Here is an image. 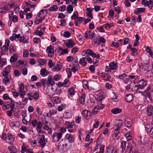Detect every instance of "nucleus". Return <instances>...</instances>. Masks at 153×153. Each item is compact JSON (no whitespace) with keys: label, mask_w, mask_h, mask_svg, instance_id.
<instances>
[{"label":"nucleus","mask_w":153,"mask_h":153,"mask_svg":"<svg viewBox=\"0 0 153 153\" xmlns=\"http://www.w3.org/2000/svg\"><path fill=\"white\" fill-rule=\"evenodd\" d=\"M136 83V85L134 86L133 90L137 91L139 89H143L147 85V82L145 79H142L136 83H134V84Z\"/></svg>","instance_id":"nucleus-1"},{"label":"nucleus","mask_w":153,"mask_h":153,"mask_svg":"<svg viewBox=\"0 0 153 153\" xmlns=\"http://www.w3.org/2000/svg\"><path fill=\"white\" fill-rule=\"evenodd\" d=\"M105 91L104 90H99L96 92L97 96V101L98 104L101 105H105L104 104H102V101L104 99V96L105 95Z\"/></svg>","instance_id":"nucleus-2"},{"label":"nucleus","mask_w":153,"mask_h":153,"mask_svg":"<svg viewBox=\"0 0 153 153\" xmlns=\"http://www.w3.org/2000/svg\"><path fill=\"white\" fill-rule=\"evenodd\" d=\"M144 92L150 100H153V91L150 86L147 87V89L144 91Z\"/></svg>","instance_id":"nucleus-3"},{"label":"nucleus","mask_w":153,"mask_h":153,"mask_svg":"<svg viewBox=\"0 0 153 153\" xmlns=\"http://www.w3.org/2000/svg\"><path fill=\"white\" fill-rule=\"evenodd\" d=\"M62 134L61 132L53 133V140L54 142H56L59 141L62 137Z\"/></svg>","instance_id":"nucleus-4"},{"label":"nucleus","mask_w":153,"mask_h":153,"mask_svg":"<svg viewBox=\"0 0 153 153\" xmlns=\"http://www.w3.org/2000/svg\"><path fill=\"white\" fill-rule=\"evenodd\" d=\"M123 124V122L122 120H118L116 121L115 123L114 128H116L115 130H118L120 131V129Z\"/></svg>","instance_id":"nucleus-5"},{"label":"nucleus","mask_w":153,"mask_h":153,"mask_svg":"<svg viewBox=\"0 0 153 153\" xmlns=\"http://www.w3.org/2000/svg\"><path fill=\"white\" fill-rule=\"evenodd\" d=\"M39 135L40 136H42V137L39 139L38 142L39 144L42 146V148L44 147L46 144V143L47 142V140L45 138L44 134Z\"/></svg>","instance_id":"nucleus-6"},{"label":"nucleus","mask_w":153,"mask_h":153,"mask_svg":"<svg viewBox=\"0 0 153 153\" xmlns=\"http://www.w3.org/2000/svg\"><path fill=\"white\" fill-rule=\"evenodd\" d=\"M74 122H69L68 121L65 122V124L68 129V130L70 132H73L74 129L73 128V126L74 124Z\"/></svg>","instance_id":"nucleus-7"},{"label":"nucleus","mask_w":153,"mask_h":153,"mask_svg":"<svg viewBox=\"0 0 153 153\" xmlns=\"http://www.w3.org/2000/svg\"><path fill=\"white\" fill-rule=\"evenodd\" d=\"M82 115L85 119L88 120L90 119L91 117V112L87 110H85L82 112Z\"/></svg>","instance_id":"nucleus-8"},{"label":"nucleus","mask_w":153,"mask_h":153,"mask_svg":"<svg viewBox=\"0 0 153 153\" xmlns=\"http://www.w3.org/2000/svg\"><path fill=\"white\" fill-rule=\"evenodd\" d=\"M19 91L22 97H23V96L25 94V87L23 83H21L19 85Z\"/></svg>","instance_id":"nucleus-9"},{"label":"nucleus","mask_w":153,"mask_h":153,"mask_svg":"<svg viewBox=\"0 0 153 153\" xmlns=\"http://www.w3.org/2000/svg\"><path fill=\"white\" fill-rule=\"evenodd\" d=\"M46 52L48 53V56L52 57L54 53V48L52 45L48 47L46 49Z\"/></svg>","instance_id":"nucleus-10"},{"label":"nucleus","mask_w":153,"mask_h":153,"mask_svg":"<svg viewBox=\"0 0 153 153\" xmlns=\"http://www.w3.org/2000/svg\"><path fill=\"white\" fill-rule=\"evenodd\" d=\"M14 138L13 136L11 134L8 133L7 137V142L10 144H12L14 142Z\"/></svg>","instance_id":"nucleus-11"},{"label":"nucleus","mask_w":153,"mask_h":153,"mask_svg":"<svg viewBox=\"0 0 153 153\" xmlns=\"http://www.w3.org/2000/svg\"><path fill=\"white\" fill-rule=\"evenodd\" d=\"M9 4H6L4 5H2L0 8V13H4V12L8 11L10 10V8L8 7Z\"/></svg>","instance_id":"nucleus-12"},{"label":"nucleus","mask_w":153,"mask_h":153,"mask_svg":"<svg viewBox=\"0 0 153 153\" xmlns=\"http://www.w3.org/2000/svg\"><path fill=\"white\" fill-rule=\"evenodd\" d=\"M67 149V148L65 147L62 144V141L61 140L59 144L58 150L61 152H63L66 151Z\"/></svg>","instance_id":"nucleus-13"},{"label":"nucleus","mask_w":153,"mask_h":153,"mask_svg":"<svg viewBox=\"0 0 153 153\" xmlns=\"http://www.w3.org/2000/svg\"><path fill=\"white\" fill-rule=\"evenodd\" d=\"M65 137L70 143H72L74 142V138L72 135L70 134H66Z\"/></svg>","instance_id":"nucleus-14"},{"label":"nucleus","mask_w":153,"mask_h":153,"mask_svg":"<svg viewBox=\"0 0 153 153\" xmlns=\"http://www.w3.org/2000/svg\"><path fill=\"white\" fill-rule=\"evenodd\" d=\"M109 65L111 70H116L118 68L117 64L115 62L110 63Z\"/></svg>","instance_id":"nucleus-15"},{"label":"nucleus","mask_w":153,"mask_h":153,"mask_svg":"<svg viewBox=\"0 0 153 153\" xmlns=\"http://www.w3.org/2000/svg\"><path fill=\"white\" fill-rule=\"evenodd\" d=\"M10 41L9 39L7 40L4 45L1 48L2 51H8V47L9 45Z\"/></svg>","instance_id":"nucleus-16"},{"label":"nucleus","mask_w":153,"mask_h":153,"mask_svg":"<svg viewBox=\"0 0 153 153\" xmlns=\"http://www.w3.org/2000/svg\"><path fill=\"white\" fill-rule=\"evenodd\" d=\"M54 66V67L52 69V70L53 71H59L61 70L62 68L61 65V63L59 62L57 63L56 66Z\"/></svg>","instance_id":"nucleus-17"},{"label":"nucleus","mask_w":153,"mask_h":153,"mask_svg":"<svg viewBox=\"0 0 153 153\" xmlns=\"http://www.w3.org/2000/svg\"><path fill=\"white\" fill-rule=\"evenodd\" d=\"M49 73L50 72L44 68L41 69L40 71V74L43 77H45L47 76Z\"/></svg>","instance_id":"nucleus-18"},{"label":"nucleus","mask_w":153,"mask_h":153,"mask_svg":"<svg viewBox=\"0 0 153 153\" xmlns=\"http://www.w3.org/2000/svg\"><path fill=\"white\" fill-rule=\"evenodd\" d=\"M53 79H52V77L51 75H49L48 77V81L47 82L48 85V86H52L55 84V82Z\"/></svg>","instance_id":"nucleus-19"},{"label":"nucleus","mask_w":153,"mask_h":153,"mask_svg":"<svg viewBox=\"0 0 153 153\" xmlns=\"http://www.w3.org/2000/svg\"><path fill=\"white\" fill-rule=\"evenodd\" d=\"M51 100L54 104L59 103L61 102V99L58 97H52L51 98Z\"/></svg>","instance_id":"nucleus-20"},{"label":"nucleus","mask_w":153,"mask_h":153,"mask_svg":"<svg viewBox=\"0 0 153 153\" xmlns=\"http://www.w3.org/2000/svg\"><path fill=\"white\" fill-rule=\"evenodd\" d=\"M125 98L128 102H131L133 99L134 96L132 94H127Z\"/></svg>","instance_id":"nucleus-21"},{"label":"nucleus","mask_w":153,"mask_h":153,"mask_svg":"<svg viewBox=\"0 0 153 153\" xmlns=\"http://www.w3.org/2000/svg\"><path fill=\"white\" fill-rule=\"evenodd\" d=\"M84 19L85 18H84L81 17H78L74 21L75 25L76 26H78L79 25L78 24L81 23L83 21V19Z\"/></svg>","instance_id":"nucleus-22"},{"label":"nucleus","mask_w":153,"mask_h":153,"mask_svg":"<svg viewBox=\"0 0 153 153\" xmlns=\"http://www.w3.org/2000/svg\"><path fill=\"white\" fill-rule=\"evenodd\" d=\"M114 149V147L111 146L106 147L105 153H113Z\"/></svg>","instance_id":"nucleus-23"},{"label":"nucleus","mask_w":153,"mask_h":153,"mask_svg":"<svg viewBox=\"0 0 153 153\" xmlns=\"http://www.w3.org/2000/svg\"><path fill=\"white\" fill-rule=\"evenodd\" d=\"M66 45L68 48H71L74 47L75 45L72 39H69L68 41L66 42Z\"/></svg>","instance_id":"nucleus-24"},{"label":"nucleus","mask_w":153,"mask_h":153,"mask_svg":"<svg viewBox=\"0 0 153 153\" xmlns=\"http://www.w3.org/2000/svg\"><path fill=\"white\" fill-rule=\"evenodd\" d=\"M18 55L17 54H13V56L11 57L10 59L11 63L16 62L18 59Z\"/></svg>","instance_id":"nucleus-25"},{"label":"nucleus","mask_w":153,"mask_h":153,"mask_svg":"<svg viewBox=\"0 0 153 153\" xmlns=\"http://www.w3.org/2000/svg\"><path fill=\"white\" fill-rule=\"evenodd\" d=\"M3 99L5 100H7L8 99H9L11 101V104L10 105H14V102L13 99L11 98H10L7 94H4L3 95Z\"/></svg>","instance_id":"nucleus-26"},{"label":"nucleus","mask_w":153,"mask_h":153,"mask_svg":"<svg viewBox=\"0 0 153 153\" xmlns=\"http://www.w3.org/2000/svg\"><path fill=\"white\" fill-rule=\"evenodd\" d=\"M139 69L140 71H146L148 68V66L144 65L143 64L140 63L139 65Z\"/></svg>","instance_id":"nucleus-27"},{"label":"nucleus","mask_w":153,"mask_h":153,"mask_svg":"<svg viewBox=\"0 0 153 153\" xmlns=\"http://www.w3.org/2000/svg\"><path fill=\"white\" fill-rule=\"evenodd\" d=\"M83 53L85 52V53L83 56L85 55L86 54H87L88 55V56H90L92 57L93 56L94 54V53L90 49H88L86 51H83Z\"/></svg>","instance_id":"nucleus-28"},{"label":"nucleus","mask_w":153,"mask_h":153,"mask_svg":"<svg viewBox=\"0 0 153 153\" xmlns=\"http://www.w3.org/2000/svg\"><path fill=\"white\" fill-rule=\"evenodd\" d=\"M85 97V95L84 94H82L79 99V102L82 104H84Z\"/></svg>","instance_id":"nucleus-29"},{"label":"nucleus","mask_w":153,"mask_h":153,"mask_svg":"<svg viewBox=\"0 0 153 153\" xmlns=\"http://www.w3.org/2000/svg\"><path fill=\"white\" fill-rule=\"evenodd\" d=\"M147 112L149 116H151L153 113V106H150L147 108Z\"/></svg>","instance_id":"nucleus-30"},{"label":"nucleus","mask_w":153,"mask_h":153,"mask_svg":"<svg viewBox=\"0 0 153 153\" xmlns=\"http://www.w3.org/2000/svg\"><path fill=\"white\" fill-rule=\"evenodd\" d=\"M104 108V106H100V107L99 106H96L92 110V112L94 114H96L98 112L97 110H96V109H102Z\"/></svg>","instance_id":"nucleus-31"},{"label":"nucleus","mask_w":153,"mask_h":153,"mask_svg":"<svg viewBox=\"0 0 153 153\" xmlns=\"http://www.w3.org/2000/svg\"><path fill=\"white\" fill-rule=\"evenodd\" d=\"M121 111L122 110L121 109L116 108L112 109L111 112L113 114H116L120 113Z\"/></svg>","instance_id":"nucleus-32"},{"label":"nucleus","mask_w":153,"mask_h":153,"mask_svg":"<svg viewBox=\"0 0 153 153\" xmlns=\"http://www.w3.org/2000/svg\"><path fill=\"white\" fill-rule=\"evenodd\" d=\"M85 57L81 58L79 60V63L80 64L83 66H85L87 64V62L85 61Z\"/></svg>","instance_id":"nucleus-33"},{"label":"nucleus","mask_w":153,"mask_h":153,"mask_svg":"<svg viewBox=\"0 0 153 153\" xmlns=\"http://www.w3.org/2000/svg\"><path fill=\"white\" fill-rule=\"evenodd\" d=\"M113 93L114 94V96L112 98L113 104L116 105L117 104H119V103H117V102H119V100H117V97L116 95L113 92Z\"/></svg>","instance_id":"nucleus-34"},{"label":"nucleus","mask_w":153,"mask_h":153,"mask_svg":"<svg viewBox=\"0 0 153 153\" xmlns=\"http://www.w3.org/2000/svg\"><path fill=\"white\" fill-rule=\"evenodd\" d=\"M126 142L122 141L121 142V147L122 149V151L123 152L125 151L126 149Z\"/></svg>","instance_id":"nucleus-35"},{"label":"nucleus","mask_w":153,"mask_h":153,"mask_svg":"<svg viewBox=\"0 0 153 153\" xmlns=\"http://www.w3.org/2000/svg\"><path fill=\"white\" fill-rule=\"evenodd\" d=\"M63 86L65 87H68L70 84V82L69 80L65 79L63 82Z\"/></svg>","instance_id":"nucleus-36"},{"label":"nucleus","mask_w":153,"mask_h":153,"mask_svg":"<svg viewBox=\"0 0 153 153\" xmlns=\"http://www.w3.org/2000/svg\"><path fill=\"white\" fill-rule=\"evenodd\" d=\"M78 16L79 14L77 11H76V12H74L73 13V15L71 16V19L74 20L75 21L77 18H78Z\"/></svg>","instance_id":"nucleus-37"},{"label":"nucleus","mask_w":153,"mask_h":153,"mask_svg":"<svg viewBox=\"0 0 153 153\" xmlns=\"http://www.w3.org/2000/svg\"><path fill=\"white\" fill-rule=\"evenodd\" d=\"M145 128L147 133H151L152 130L153 129V128L150 126L149 125L147 124L146 125Z\"/></svg>","instance_id":"nucleus-38"},{"label":"nucleus","mask_w":153,"mask_h":153,"mask_svg":"<svg viewBox=\"0 0 153 153\" xmlns=\"http://www.w3.org/2000/svg\"><path fill=\"white\" fill-rule=\"evenodd\" d=\"M68 91V94L71 96H73L75 94V89L74 87L69 88Z\"/></svg>","instance_id":"nucleus-39"},{"label":"nucleus","mask_w":153,"mask_h":153,"mask_svg":"<svg viewBox=\"0 0 153 153\" xmlns=\"http://www.w3.org/2000/svg\"><path fill=\"white\" fill-rule=\"evenodd\" d=\"M73 10V6L70 4L68 5L67 6V10L68 13H71Z\"/></svg>","instance_id":"nucleus-40"},{"label":"nucleus","mask_w":153,"mask_h":153,"mask_svg":"<svg viewBox=\"0 0 153 153\" xmlns=\"http://www.w3.org/2000/svg\"><path fill=\"white\" fill-rule=\"evenodd\" d=\"M130 131H129L128 133L125 134V136L126 137L127 140H128L130 141L132 139V136L130 134Z\"/></svg>","instance_id":"nucleus-41"},{"label":"nucleus","mask_w":153,"mask_h":153,"mask_svg":"<svg viewBox=\"0 0 153 153\" xmlns=\"http://www.w3.org/2000/svg\"><path fill=\"white\" fill-rule=\"evenodd\" d=\"M66 71L68 74V76L69 78H70L72 76V70L71 69L67 68L66 69Z\"/></svg>","instance_id":"nucleus-42"},{"label":"nucleus","mask_w":153,"mask_h":153,"mask_svg":"<svg viewBox=\"0 0 153 153\" xmlns=\"http://www.w3.org/2000/svg\"><path fill=\"white\" fill-rule=\"evenodd\" d=\"M82 86L85 89H88L89 86L88 82L86 81H83L82 82Z\"/></svg>","instance_id":"nucleus-43"},{"label":"nucleus","mask_w":153,"mask_h":153,"mask_svg":"<svg viewBox=\"0 0 153 153\" xmlns=\"http://www.w3.org/2000/svg\"><path fill=\"white\" fill-rule=\"evenodd\" d=\"M120 131L118 130H115L113 134V137L114 139H117L119 137L118 135V134L119 133Z\"/></svg>","instance_id":"nucleus-44"},{"label":"nucleus","mask_w":153,"mask_h":153,"mask_svg":"<svg viewBox=\"0 0 153 153\" xmlns=\"http://www.w3.org/2000/svg\"><path fill=\"white\" fill-rule=\"evenodd\" d=\"M8 149L10 151L11 153H16L17 152L16 148L12 146H8Z\"/></svg>","instance_id":"nucleus-45"},{"label":"nucleus","mask_w":153,"mask_h":153,"mask_svg":"<svg viewBox=\"0 0 153 153\" xmlns=\"http://www.w3.org/2000/svg\"><path fill=\"white\" fill-rule=\"evenodd\" d=\"M14 106H10V108L12 109V112H13L15 114H17L19 112V109L18 108H14Z\"/></svg>","instance_id":"nucleus-46"},{"label":"nucleus","mask_w":153,"mask_h":153,"mask_svg":"<svg viewBox=\"0 0 153 153\" xmlns=\"http://www.w3.org/2000/svg\"><path fill=\"white\" fill-rule=\"evenodd\" d=\"M58 10L57 7L55 5H54L52 7H50L48 10L49 11H56Z\"/></svg>","instance_id":"nucleus-47"},{"label":"nucleus","mask_w":153,"mask_h":153,"mask_svg":"<svg viewBox=\"0 0 153 153\" xmlns=\"http://www.w3.org/2000/svg\"><path fill=\"white\" fill-rule=\"evenodd\" d=\"M48 65L49 68H51L53 66L55 65V63H53L52 60L51 59H50L48 61Z\"/></svg>","instance_id":"nucleus-48"},{"label":"nucleus","mask_w":153,"mask_h":153,"mask_svg":"<svg viewBox=\"0 0 153 153\" xmlns=\"http://www.w3.org/2000/svg\"><path fill=\"white\" fill-rule=\"evenodd\" d=\"M57 113V109H52L49 111V114L51 115H54Z\"/></svg>","instance_id":"nucleus-49"},{"label":"nucleus","mask_w":153,"mask_h":153,"mask_svg":"<svg viewBox=\"0 0 153 153\" xmlns=\"http://www.w3.org/2000/svg\"><path fill=\"white\" fill-rule=\"evenodd\" d=\"M126 74L125 73H123L122 74H121L120 75H117L116 76V77L118 79H123L124 77H126Z\"/></svg>","instance_id":"nucleus-50"},{"label":"nucleus","mask_w":153,"mask_h":153,"mask_svg":"<svg viewBox=\"0 0 153 153\" xmlns=\"http://www.w3.org/2000/svg\"><path fill=\"white\" fill-rule=\"evenodd\" d=\"M134 88V86L132 87V85L131 84H128L127 85L126 87V90H131L132 91H135L133 90V88Z\"/></svg>","instance_id":"nucleus-51"},{"label":"nucleus","mask_w":153,"mask_h":153,"mask_svg":"<svg viewBox=\"0 0 153 153\" xmlns=\"http://www.w3.org/2000/svg\"><path fill=\"white\" fill-rule=\"evenodd\" d=\"M126 150L129 153H131V152H132V153H133V152H134L132 151V148L130 145H128L127 146Z\"/></svg>","instance_id":"nucleus-52"},{"label":"nucleus","mask_w":153,"mask_h":153,"mask_svg":"<svg viewBox=\"0 0 153 153\" xmlns=\"http://www.w3.org/2000/svg\"><path fill=\"white\" fill-rule=\"evenodd\" d=\"M131 51L132 53L131 55L132 56H134L135 53L137 52V51H138V50L135 48H131Z\"/></svg>","instance_id":"nucleus-53"},{"label":"nucleus","mask_w":153,"mask_h":153,"mask_svg":"<svg viewBox=\"0 0 153 153\" xmlns=\"http://www.w3.org/2000/svg\"><path fill=\"white\" fill-rule=\"evenodd\" d=\"M61 77V76L60 75L57 74L54 76L53 80L56 81H58Z\"/></svg>","instance_id":"nucleus-54"},{"label":"nucleus","mask_w":153,"mask_h":153,"mask_svg":"<svg viewBox=\"0 0 153 153\" xmlns=\"http://www.w3.org/2000/svg\"><path fill=\"white\" fill-rule=\"evenodd\" d=\"M9 81L10 79L9 78L8 76L5 77L4 79L2 80L3 82L5 84H7Z\"/></svg>","instance_id":"nucleus-55"},{"label":"nucleus","mask_w":153,"mask_h":153,"mask_svg":"<svg viewBox=\"0 0 153 153\" xmlns=\"http://www.w3.org/2000/svg\"><path fill=\"white\" fill-rule=\"evenodd\" d=\"M86 59L87 60V61L89 63H91L92 62V59L89 57V56L87 55L85 57Z\"/></svg>","instance_id":"nucleus-56"},{"label":"nucleus","mask_w":153,"mask_h":153,"mask_svg":"<svg viewBox=\"0 0 153 153\" xmlns=\"http://www.w3.org/2000/svg\"><path fill=\"white\" fill-rule=\"evenodd\" d=\"M60 25L62 26H64L66 25V20L65 19H62L60 20Z\"/></svg>","instance_id":"nucleus-57"},{"label":"nucleus","mask_w":153,"mask_h":153,"mask_svg":"<svg viewBox=\"0 0 153 153\" xmlns=\"http://www.w3.org/2000/svg\"><path fill=\"white\" fill-rule=\"evenodd\" d=\"M123 45H126L130 43V40L128 38H125L124 39Z\"/></svg>","instance_id":"nucleus-58"},{"label":"nucleus","mask_w":153,"mask_h":153,"mask_svg":"<svg viewBox=\"0 0 153 153\" xmlns=\"http://www.w3.org/2000/svg\"><path fill=\"white\" fill-rule=\"evenodd\" d=\"M33 40L35 43L38 44L41 42V39L39 38L35 37L33 39Z\"/></svg>","instance_id":"nucleus-59"},{"label":"nucleus","mask_w":153,"mask_h":153,"mask_svg":"<svg viewBox=\"0 0 153 153\" xmlns=\"http://www.w3.org/2000/svg\"><path fill=\"white\" fill-rule=\"evenodd\" d=\"M100 145V141H98V139L97 140V142H96V146H95V149H94V151H96V150H97L98 149V147Z\"/></svg>","instance_id":"nucleus-60"},{"label":"nucleus","mask_w":153,"mask_h":153,"mask_svg":"<svg viewBox=\"0 0 153 153\" xmlns=\"http://www.w3.org/2000/svg\"><path fill=\"white\" fill-rule=\"evenodd\" d=\"M9 53L10 54H12L15 53L16 51L14 49L13 47V46H10L9 48Z\"/></svg>","instance_id":"nucleus-61"},{"label":"nucleus","mask_w":153,"mask_h":153,"mask_svg":"<svg viewBox=\"0 0 153 153\" xmlns=\"http://www.w3.org/2000/svg\"><path fill=\"white\" fill-rule=\"evenodd\" d=\"M124 82L128 84H131L132 83V82L129 78H126L125 80H124Z\"/></svg>","instance_id":"nucleus-62"},{"label":"nucleus","mask_w":153,"mask_h":153,"mask_svg":"<svg viewBox=\"0 0 153 153\" xmlns=\"http://www.w3.org/2000/svg\"><path fill=\"white\" fill-rule=\"evenodd\" d=\"M21 151L22 153H25V152H26V153H27L28 150L27 149L25 146H23L22 147Z\"/></svg>","instance_id":"nucleus-63"},{"label":"nucleus","mask_w":153,"mask_h":153,"mask_svg":"<svg viewBox=\"0 0 153 153\" xmlns=\"http://www.w3.org/2000/svg\"><path fill=\"white\" fill-rule=\"evenodd\" d=\"M79 49L78 48L74 47L71 49V53L74 54L78 51Z\"/></svg>","instance_id":"nucleus-64"}]
</instances>
